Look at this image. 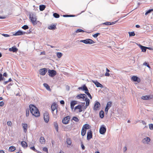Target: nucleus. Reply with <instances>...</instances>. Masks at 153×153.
Instances as JSON below:
<instances>
[{
    "mask_svg": "<svg viewBox=\"0 0 153 153\" xmlns=\"http://www.w3.org/2000/svg\"><path fill=\"white\" fill-rule=\"evenodd\" d=\"M149 128L150 130H153V124H149Z\"/></svg>",
    "mask_w": 153,
    "mask_h": 153,
    "instance_id": "nucleus-48",
    "label": "nucleus"
},
{
    "mask_svg": "<svg viewBox=\"0 0 153 153\" xmlns=\"http://www.w3.org/2000/svg\"><path fill=\"white\" fill-rule=\"evenodd\" d=\"M142 123H143V124L144 125H146V123L144 121H142Z\"/></svg>",
    "mask_w": 153,
    "mask_h": 153,
    "instance_id": "nucleus-63",
    "label": "nucleus"
},
{
    "mask_svg": "<svg viewBox=\"0 0 153 153\" xmlns=\"http://www.w3.org/2000/svg\"><path fill=\"white\" fill-rule=\"evenodd\" d=\"M99 114L100 117L101 118H103L104 116V111L102 110H101L100 111V112Z\"/></svg>",
    "mask_w": 153,
    "mask_h": 153,
    "instance_id": "nucleus-26",
    "label": "nucleus"
},
{
    "mask_svg": "<svg viewBox=\"0 0 153 153\" xmlns=\"http://www.w3.org/2000/svg\"><path fill=\"white\" fill-rule=\"evenodd\" d=\"M131 79L135 82H139L140 79L137 76H134L132 77Z\"/></svg>",
    "mask_w": 153,
    "mask_h": 153,
    "instance_id": "nucleus-20",
    "label": "nucleus"
},
{
    "mask_svg": "<svg viewBox=\"0 0 153 153\" xmlns=\"http://www.w3.org/2000/svg\"><path fill=\"white\" fill-rule=\"evenodd\" d=\"M21 145L23 148L26 147L27 146L26 142L24 141L21 142Z\"/></svg>",
    "mask_w": 153,
    "mask_h": 153,
    "instance_id": "nucleus-23",
    "label": "nucleus"
},
{
    "mask_svg": "<svg viewBox=\"0 0 153 153\" xmlns=\"http://www.w3.org/2000/svg\"><path fill=\"white\" fill-rule=\"evenodd\" d=\"M77 101L75 100H73L71 101V105L74 106V105L77 104Z\"/></svg>",
    "mask_w": 153,
    "mask_h": 153,
    "instance_id": "nucleus-34",
    "label": "nucleus"
},
{
    "mask_svg": "<svg viewBox=\"0 0 153 153\" xmlns=\"http://www.w3.org/2000/svg\"><path fill=\"white\" fill-rule=\"evenodd\" d=\"M2 35L5 37H8L10 36L7 34H2Z\"/></svg>",
    "mask_w": 153,
    "mask_h": 153,
    "instance_id": "nucleus-56",
    "label": "nucleus"
},
{
    "mask_svg": "<svg viewBox=\"0 0 153 153\" xmlns=\"http://www.w3.org/2000/svg\"><path fill=\"white\" fill-rule=\"evenodd\" d=\"M82 94V99H83V100H84L86 97V95L85 94Z\"/></svg>",
    "mask_w": 153,
    "mask_h": 153,
    "instance_id": "nucleus-52",
    "label": "nucleus"
},
{
    "mask_svg": "<svg viewBox=\"0 0 153 153\" xmlns=\"http://www.w3.org/2000/svg\"><path fill=\"white\" fill-rule=\"evenodd\" d=\"M72 120L76 122H78L79 121V119L76 117H74L72 118Z\"/></svg>",
    "mask_w": 153,
    "mask_h": 153,
    "instance_id": "nucleus-42",
    "label": "nucleus"
},
{
    "mask_svg": "<svg viewBox=\"0 0 153 153\" xmlns=\"http://www.w3.org/2000/svg\"><path fill=\"white\" fill-rule=\"evenodd\" d=\"M100 33H97L93 35V36L94 38H96L100 35Z\"/></svg>",
    "mask_w": 153,
    "mask_h": 153,
    "instance_id": "nucleus-50",
    "label": "nucleus"
},
{
    "mask_svg": "<svg viewBox=\"0 0 153 153\" xmlns=\"http://www.w3.org/2000/svg\"><path fill=\"white\" fill-rule=\"evenodd\" d=\"M46 7L44 5H41L39 6V10L40 11H42L44 10Z\"/></svg>",
    "mask_w": 153,
    "mask_h": 153,
    "instance_id": "nucleus-27",
    "label": "nucleus"
},
{
    "mask_svg": "<svg viewBox=\"0 0 153 153\" xmlns=\"http://www.w3.org/2000/svg\"><path fill=\"white\" fill-rule=\"evenodd\" d=\"M71 118L70 116H68L65 117L62 120V122L64 124H68Z\"/></svg>",
    "mask_w": 153,
    "mask_h": 153,
    "instance_id": "nucleus-6",
    "label": "nucleus"
},
{
    "mask_svg": "<svg viewBox=\"0 0 153 153\" xmlns=\"http://www.w3.org/2000/svg\"><path fill=\"white\" fill-rule=\"evenodd\" d=\"M84 100L86 102L85 105H86V106H88L89 105L90 103V100L87 97H86V98Z\"/></svg>",
    "mask_w": 153,
    "mask_h": 153,
    "instance_id": "nucleus-31",
    "label": "nucleus"
},
{
    "mask_svg": "<svg viewBox=\"0 0 153 153\" xmlns=\"http://www.w3.org/2000/svg\"><path fill=\"white\" fill-rule=\"evenodd\" d=\"M5 80V79L3 76L2 74L0 73V82Z\"/></svg>",
    "mask_w": 153,
    "mask_h": 153,
    "instance_id": "nucleus-41",
    "label": "nucleus"
},
{
    "mask_svg": "<svg viewBox=\"0 0 153 153\" xmlns=\"http://www.w3.org/2000/svg\"><path fill=\"white\" fill-rule=\"evenodd\" d=\"M51 108L52 112L56 110V105L55 103L53 104L51 106Z\"/></svg>",
    "mask_w": 153,
    "mask_h": 153,
    "instance_id": "nucleus-24",
    "label": "nucleus"
},
{
    "mask_svg": "<svg viewBox=\"0 0 153 153\" xmlns=\"http://www.w3.org/2000/svg\"><path fill=\"white\" fill-rule=\"evenodd\" d=\"M56 28V26L54 25H52L48 26V29L50 30H55Z\"/></svg>",
    "mask_w": 153,
    "mask_h": 153,
    "instance_id": "nucleus-22",
    "label": "nucleus"
},
{
    "mask_svg": "<svg viewBox=\"0 0 153 153\" xmlns=\"http://www.w3.org/2000/svg\"><path fill=\"white\" fill-rule=\"evenodd\" d=\"M86 130L85 129L82 128L81 130V135L82 136H84L85 135L86 133Z\"/></svg>",
    "mask_w": 153,
    "mask_h": 153,
    "instance_id": "nucleus-35",
    "label": "nucleus"
},
{
    "mask_svg": "<svg viewBox=\"0 0 153 153\" xmlns=\"http://www.w3.org/2000/svg\"><path fill=\"white\" fill-rule=\"evenodd\" d=\"M29 18L33 25L35 26L37 25H41V23L39 21L37 20V17L35 15L32 13L30 14Z\"/></svg>",
    "mask_w": 153,
    "mask_h": 153,
    "instance_id": "nucleus-2",
    "label": "nucleus"
},
{
    "mask_svg": "<svg viewBox=\"0 0 153 153\" xmlns=\"http://www.w3.org/2000/svg\"><path fill=\"white\" fill-rule=\"evenodd\" d=\"M141 98L143 100H148L150 99V96H142Z\"/></svg>",
    "mask_w": 153,
    "mask_h": 153,
    "instance_id": "nucleus-30",
    "label": "nucleus"
},
{
    "mask_svg": "<svg viewBox=\"0 0 153 153\" xmlns=\"http://www.w3.org/2000/svg\"><path fill=\"white\" fill-rule=\"evenodd\" d=\"M60 103L62 105H64L65 104V102L64 100H62L60 101Z\"/></svg>",
    "mask_w": 153,
    "mask_h": 153,
    "instance_id": "nucleus-60",
    "label": "nucleus"
},
{
    "mask_svg": "<svg viewBox=\"0 0 153 153\" xmlns=\"http://www.w3.org/2000/svg\"><path fill=\"white\" fill-rule=\"evenodd\" d=\"M45 141V139L43 137H41L39 138V142L42 144H44Z\"/></svg>",
    "mask_w": 153,
    "mask_h": 153,
    "instance_id": "nucleus-21",
    "label": "nucleus"
},
{
    "mask_svg": "<svg viewBox=\"0 0 153 153\" xmlns=\"http://www.w3.org/2000/svg\"><path fill=\"white\" fill-rule=\"evenodd\" d=\"M127 147L126 146H125L124 148V149H123V152H125L126 150H127Z\"/></svg>",
    "mask_w": 153,
    "mask_h": 153,
    "instance_id": "nucleus-61",
    "label": "nucleus"
},
{
    "mask_svg": "<svg viewBox=\"0 0 153 153\" xmlns=\"http://www.w3.org/2000/svg\"><path fill=\"white\" fill-rule=\"evenodd\" d=\"M4 102L3 101H1L0 102V106H2L4 105Z\"/></svg>",
    "mask_w": 153,
    "mask_h": 153,
    "instance_id": "nucleus-57",
    "label": "nucleus"
},
{
    "mask_svg": "<svg viewBox=\"0 0 153 153\" xmlns=\"http://www.w3.org/2000/svg\"><path fill=\"white\" fill-rule=\"evenodd\" d=\"M29 108L27 109L26 110V116L28 117L29 116Z\"/></svg>",
    "mask_w": 153,
    "mask_h": 153,
    "instance_id": "nucleus-47",
    "label": "nucleus"
},
{
    "mask_svg": "<svg viewBox=\"0 0 153 153\" xmlns=\"http://www.w3.org/2000/svg\"><path fill=\"white\" fill-rule=\"evenodd\" d=\"M30 149H31L32 150H33V151H34V152H35V151H37V150H36V149H35V147H34V146H33V147H31L30 148Z\"/></svg>",
    "mask_w": 153,
    "mask_h": 153,
    "instance_id": "nucleus-54",
    "label": "nucleus"
},
{
    "mask_svg": "<svg viewBox=\"0 0 153 153\" xmlns=\"http://www.w3.org/2000/svg\"><path fill=\"white\" fill-rule=\"evenodd\" d=\"M25 32L19 30L16 32L15 34H13V35L15 36H20L24 35L25 34Z\"/></svg>",
    "mask_w": 153,
    "mask_h": 153,
    "instance_id": "nucleus-13",
    "label": "nucleus"
},
{
    "mask_svg": "<svg viewBox=\"0 0 153 153\" xmlns=\"http://www.w3.org/2000/svg\"><path fill=\"white\" fill-rule=\"evenodd\" d=\"M103 25H111V22H106L102 23Z\"/></svg>",
    "mask_w": 153,
    "mask_h": 153,
    "instance_id": "nucleus-45",
    "label": "nucleus"
},
{
    "mask_svg": "<svg viewBox=\"0 0 153 153\" xmlns=\"http://www.w3.org/2000/svg\"><path fill=\"white\" fill-rule=\"evenodd\" d=\"M92 82L97 87H100L101 88H102L103 87L102 85L101 84L97 81L92 80Z\"/></svg>",
    "mask_w": 153,
    "mask_h": 153,
    "instance_id": "nucleus-12",
    "label": "nucleus"
},
{
    "mask_svg": "<svg viewBox=\"0 0 153 153\" xmlns=\"http://www.w3.org/2000/svg\"><path fill=\"white\" fill-rule=\"evenodd\" d=\"M18 50V49L15 47L13 46L11 48H10L9 49V51H12L13 52H16Z\"/></svg>",
    "mask_w": 153,
    "mask_h": 153,
    "instance_id": "nucleus-14",
    "label": "nucleus"
},
{
    "mask_svg": "<svg viewBox=\"0 0 153 153\" xmlns=\"http://www.w3.org/2000/svg\"><path fill=\"white\" fill-rule=\"evenodd\" d=\"M29 108L31 113L36 117H38L40 115L39 111L38 108L34 105L30 104Z\"/></svg>",
    "mask_w": 153,
    "mask_h": 153,
    "instance_id": "nucleus-1",
    "label": "nucleus"
},
{
    "mask_svg": "<svg viewBox=\"0 0 153 153\" xmlns=\"http://www.w3.org/2000/svg\"><path fill=\"white\" fill-rule=\"evenodd\" d=\"M53 16L55 18H59V15L56 13H54L53 14Z\"/></svg>",
    "mask_w": 153,
    "mask_h": 153,
    "instance_id": "nucleus-38",
    "label": "nucleus"
},
{
    "mask_svg": "<svg viewBox=\"0 0 153 153\" xmlns=\"http://www.w3.org/2000/svg\"><path fill=\"white\" fill-rule=\"evenodd\" d=\"M85 93L88 96V97L90 98V99H92L91 96V95L90 93H89L88 90V91H85Z\"/></svg>",
    "mask_w": 153,
    "mask_h": 153,
    "instance_id": "nucleus-37",
    "label": "nucleus"
},
{
    "mask_svg": "<svg viewBox=\"0 0 153 153\" xmlns=\"http://www.w3.org/2000/svg\"><path fill=\"white\" fill-rule=\"evenodd\" d=\"M43 150L44 151L46 152L47 153H48V149L47 147H44L43 149Z\"/></svg>",
    "mask_w": 153,
    "mask_h": 153,
    "instance_id": "nucleus-51",
    "label": "nucleus"
},
{
    "mask_svg": "<svg viewBox=\"0 0 153 153\" xmlns=\"http://www.w3.org/2000/svg\"><path fill=\"white\" fill-rule=\"evenodd\" d=\"M47 72V69L46 68H44L41 69L39 70L40 74L42 75H44Z\"/></svg>",
    "mask_w": 153,
    "mask_h": 153,
    "instance_id": "nucleus-10",
    "label": "nucleus"
},
{
    "mask_svg": "<svg viewBox=\"0 0 153 153\" xmlns=\"http://www.w3.org/2000/svg\"><path fill=\"white\" fill-rule=\"evenodd\" d=\"M88 106H86V105H85V106H84L83 107V109L84 110L85 109L87 108V107Z\"/></svg>",
    "mask_w": 153,
    "mask_h": 153,
    "instance_id": "nucleus-62",
    "label": "nucleus"
},
{
    "mask_svg": "<svg viewBox=\"0 0 153 153\" xmlns=\"http://www.w3.org/2000/svg\"><path fill=\"white\" fill-rule=\"evenodd\" d=\"M82 94H78V95H77L76 96V97L78 99H81V98L82 99Z\"/></svg>",
    "mask_w": 153,
    "mask_h": 153,
    "instance_id": "nucleus-49",
    "label": "nucleus"
},
{
    "mask_svg": "<svg viewBox=\"0 0 153 153\" xmlns=\"http://www.w3.org/2000/svg\"><path fill=\"white\" fill-rule=\"evenodd\" d=\"M152 11H153V9H149V10H148L147 11H146V13H145V15H147L148 14L150 13H151V12H152Z\"/></svg>",
    "mask_w": 153,
    "mask_h": 153,
    "instance_id": "nucleus-44",
    "label": "nucleus"
},
{
    "mask_svg": "<svg viewBox=\"0 0 153 153\" xmlns=\"http://www.w3.org/2000/svg\"><path fill=\"white\" fill-rule=\"evenodd\" d=\"M100 104L99 102L96 101L94 105V109L95 111H97L99 109V108L100 107Z\"/></svg>",
    "mask_w": 153,
    "mask_h": 153,
    "instance_id": "nucleus-8",
    "label": "nucleus"
},
{
    "mask_svg": "<svg viewBox=\"0 0 153 153\" xmlns=\"http://www.w3.org/2000/svg\"><path fill=\"white\" fill-rule=\"evenodd\" d=\"M105 76H110V74L108 72H106L105 74Z\"/></svg>",
    "mask_w": 153,
    "mask_h": 153,
    "instance_id": "nucleus-58",
    "label": "nucleus"
},
{
    "mask_svg": "<svg viewBox=\"0 0 153 153\" xmlns=\"http://www.w3.org/2000/svg\"><path fill=\"white\" fill-rule=\"evenodd\" d=\"M128 33L129 34L130 36H134L135 35L134 32V31L132 32H129Z\"/></svg>",
    "mask_w": 153,
    "mask_h": 153,
    "instance_id": "nucleus-36",
    "label": "nucleus"
},
{
    "mask_svg": "<svg viewBox=\"0 0 153 153\" xmlns=\"http://www.w3.org/2000/svg\"><path fill=\"white\" fill-rule=\"evenodd\" d=\"M75 110L78 109H79V112H81L83 110H82V106L81 105H78L75 106L74 108Z\"/></svg>",
    "mask_w": 153,
    "mask_h": 153,
    "instance_id": "nucleus-17",
    "label": "nucleus"
},
{
    "mask_svg": "<svg viewBox=\"0 0 153 153\" xmlns=\"http://www.w3.org/2000/svg\"><path fill=\"white\" fill-rule=\"evenodd\" d=\"M48 72L49 73V75L51 77L55 76L56 74V71L53 70L49 69L48 70Z\"/></svg>",
    "mask_w": 153,
    "mask_h": 153,
    "instance_id": "nucleus-4",
    "label": "nucleus"
},
{
    "mask_svg": "<svg viewBox=\"0 0 153 153\" xmlns=\"http://www.w3.org/2000/svg\"><path fill=\"white\" fill-rule=\"evenodd\" d=\"M143 65L146 66L149 68H151V67H150V66L149 65V64L146 62H144L143 63Z\"/></svg>",
    "mask_w": 153,
    "mask_h": 153,
    "instance_id": "nucleus-46",
    "label": "nucleus"
},
{
    "mask_svg": "<svg viewBox=\"0 0 153 153\" xmlns=\"http://www.w3.org/2000/svg\"><path fill=\"white\" fill-rule=\"evenodd\" d=\"M138 45L140 47V49H141L142 51L144 52H145L146 51L147 49L149 48L148 47L141 45L140 44Z\"/></svg>",
    "mask_w": 153,
    "mask_h": 153,
    "instance_id": "nucleus-15",
    "label": "nucleus"
},
{
    "mask_svg": "<svg viewBox=\"0 0 153 153\" xmlns=\"http://www.w3.org/2000/svg\"><path fill=\"white\" fill-rule=\"evenodd\" d=\"M44 86L48 91H51V89L49 85L47 83H44L43 84Z\"/></svg>",
    "mask_w": 153,
    "mask_h": 153,
    "instance_id": "nucleus-28",
    "label": "nucleus"
},
{
    "mask_svg": "<svg viewBox=\"0 0 153 153\" xmlns=\"http://www.w3.org/2000/svg\"><path fill=\"white\" fill-rule=\"evenodd\" d=\"M54 126L57 131H58V124L57 122H55L54 123Z\"/></svg>",
    "mask_w": 153,
    "mask_h": 153,
    "instance_id": "nucleus-32",
    "label": "nucleus"
},
{
    "mask_svg": "<svg viewBox=\"0 0 153 153\" xmlns=\"http://www.w3.org/2000/svg\"><path fill=\"white\" fill-rule=\"evenodd\" d=\"M82 128L86 130L87 129H88L90 128L89 125L87 124H85L83 126Z\"/></svg>",
    "mask_w": 153,
    "mask_h": 153,
    "instance_id": "nucleus-25",
    "label": "nucleus"
},
{
    "mask_svg": "<svg viewBox=\"0 0 153 153\" xmlns=\"http://www.w3.org/2000/svg\"><path fill=\"white\" fill-rule=\"evenodd\" d=\"M16 150V147L14 146H11L9 148V151L12 152Z\"/></svg>",
    "mask_w": 153,
    "mask_h": 153,
    "instance_id": "nucleus-29",
    "label": "nucleus"
},
{
    "mask_svg": "<svg viewBox=\"0 0 153 153\" xmlns=\"http://www.w3.org/2000/svg\"><path fill=\"white\" fill-rule=\"evenodd\" d=\"M7 124L8 126H11L12 125V123L11 121H8L7 122Z\"/></svg>",
    "mask_w": 153,
    "mask_h": 153,
    "instance_id": "nucleus-53",
    "label": "nucleus"
},
{
    "mask_svg": "<svg viewBox=\"0 0 153 153\" xmlns=\"http://www.w3.org/2000/svg\"><path fill=\"white\" fill-rule=\"evenodd\" d=\"M44 119L45 122L46 123H48L49 119V114L48 112H46L44 114Z\"/></svg>",
    "mask_w": 153,
    "mask_h": 153,
    "instance_id": "nucleus-5",
    "label": "nucleus"
},
{
    "mask_svg": "<svg viewBox=\"0 0 153 153\" xmlns=\"http://www.w3.org/2000/svg\"><path fill=\"white\" fill-rule=\"evenodd\" d=\"M3 76H5V77H7V74L6 72H5V73H4V74H3Z\"/></svg>",
    "mask_w": 153,
    "mask_h": 153,
    "instance_id": "nucleus-59",
    "label": "nucleus"
},
{
    "mask_svg": "<svg viewBox=\"0 0 153 153\" xmlns=\"http://www.w3.org/2000/svg\"><path fill=\"white\" fill-rule=\"evenodd\" d=\"M78 89L79 90L82 89L85 91H88V89L85 85H84L82 87H79Z\"/></svg>",
    "mask_w": 153,
    "mask_h": 153,
    "instance_id": "nucleus-18",
    "label": "nucleus"
},
{
    "mask_svg": "<svg viewBox=\"0 0 153 153\" xmlns=\"http://www.w3.org/2000/svg\"><path fill=\"white\" fill-rule=\"evenodd\" d=\"M22 126L24 130V131L25 133H26L27 131V125L26 123H22Z\"/></svg>",
    "mask_w": 153,
    "mask_h": 153,
    "instance_id": "nucleus-16",
    "label": "nucleus"
},
{
    "mask_svg": "<svg viewBox=\"0 0 153 153\" xmlns=\"http://www.w3.org/2000/svg\"><path fill=\"white\" fill-rule=\"evenodd\" d=\"M68 15H64L63 16L64 17H68Z\"/></svg>",
    "mask_w": 153,
    "mask_h": 153,
    "instance_id": "nucleus-64",
    "label": "nucleus"
},
{
    "mask_svg": "<svg viewBox=\"0 0 153 153\" xmlns=\"http://www.w3.org/2000/svg\"><path fill=\"white\" fill-rule=\"evenodd\" d=\"M22 28L24 30H27L28 29V26L26 25H24L22 27Z\"/></svg>",
    "mask_w": 153,
    "mask_h": 153,
    "instance_id": "nucleus-43",
    "label": "nucleus"
},
{
    "mask_svg": "<svg viewBox=\"0 0 153 153\" xmlns=\"http://www.w3.org/2000/svg\"><path fill=\"white\" fill-rule=\"evenodd\" d=\"M106 131V128L104 125H102L100 128L99 131L101 134H104Z\"/></svg>",
    "mask_w": 153,
    "mask_h": 153,
    "instance_id": "nucleus-7",
    "label": "nucleus"
},
{
    "mask_svg": "<svg viewBox=\"0 0 153 153\" xmlns=\"http://www.w3.org/2000/svg\"><path fill=\"white\" fill-rule=\"evenodd\" d=\"M57 56L59 58H60L61 57L62 55V54L61 52H58L56 54Z\"/></svg>",
    "mask_w": 153,
    "mask_h": 153,
    "instance_id": "nucleus-40",
    "label": "nucleus"
},
{
    "mask_svg": "<svg viewBox=\"0 0 153 153\" xmlns=\"http://www.w3.org/2000/svg\"><path fill=\"white\" fill-rule=\"evenodd\" d=\"M81 146L82 149H85V147L82 142L81 143Z\"/></svg>",
    "mask_w": 153,
    "mask_h": 153,
    "instance_id": "nucleus-55",
    "label": "nucleus"
},
{
    "mask_svg": "<svg viewBox=\"0 0 153 153\" xmlns=\"http://www.w3.org/2000/svg\"><path fill=\"white\" fill-rule=\"evenodd\" d=\"M68 145H71V141L70 138H68L67 139L66 141Z\"/></svg>",
    "mask_w": 153,
    "mask_h": 153,
    "instance_id": "nucleus-33",
    "label": "nucleus"
},
{
    "mask_svg": "<svg viewBox=\"0 0 153 153\" xmlns=\"http://www.w3.org/2000/svg\"><path fill=\"white\" fill-rule=\"evenodd\" d=\"M80 42L85 44H91L95 43V42H94L92 39H88L85 40H81Z\"/></svg>",
    "mask_w": 153,
    "mask_h": 153,
    "instance_id": "nucleus-3",
    "label": "nucleus"
},
{
    "mask_svg": "<svg viewBox=\"0 0 153 153\" xmlns=\"http://www.w3.org/2000/svg\"><path fill=\"white\" fill-rule=\"evenodd\" d=\"M111 102H108L106 105V106L105 109V112L107 113L109 108L111 107Z\"/></svg>",
    "mask_w": 153,
    "mask_h": 153,
    "instance_id": "nucleus-11",
    "label": "nucleus"
},
{
    "mask_svg": "<svg viewBox=\"0 0 153 153\" xmlns=\"http://www.w3.org/2000/svg\"><path fill=\"white\" fill-rule=\"evenodd\" d=\"M85 32V31L84 30L81 29H78L75 31V32L76 33H78L80 32Z\"/></svg>",
    "mask_w": 153,
    "mask_h": 153,
    "instance_id": "nucleus-39",
    "label": "nucleus"
},
{
    "mask_svg": "<svg viewBox=\"0 0 153 153\" xmlns=\"http://www.w3.org/2000/svg\"><path fill=\"white\" fill-rule=\"evenodd\" d=\"M92 137V133L91 130H89L87 132V139L88 140H89Z\"/></svg>",
    "mask_w": 153,
    "mask_h": 153,
    "instance_id": "nucleus-9",
    "label": "nucleus"
},
{
    "mask_svg": "<svg viewBox=\"0 0 153 153\" xmlns=\"http://www.w3.org/2000/svg\"><path fill=\"white\" fill-rule=\"evenodd\" d=\"M150 141V139L149 137H146L142 140L143 142L144 143H148Z\"/></svg>",
    "mask_w": 153,
    "mask_h": 153,
    "instance_id": "nucleus-19",
    "label": "nucleus"
}]
</instances>
